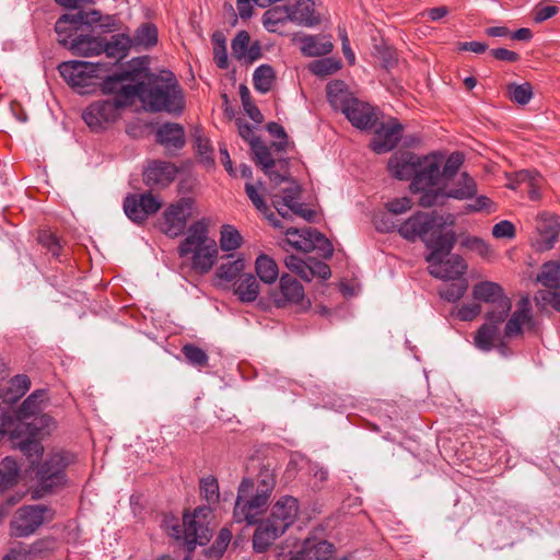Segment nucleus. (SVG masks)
Masks as SVG:
<instances>
[{
    "label": "nucleus",
    "mask_w": 560,
    "mask_h": 560,
    "mask_svg": "<svg viewBox=\"0 0 560 560\" xmlns=\"http://www.w3.org/2000/svg\"><path fill=\"white\" fill-rule=\"evenodd\" d=\"M38 241L54 256L59 255V250H60L61 246H60L58 237L55 234H52L48 231H43V232H40V234L38 236Z\"/></svg>",
    "instance_id": "69168bd1"
},
{
    "label": "nucleus",
    "mask_w": 560,
    "mask_h": 560,
    "mask_svg": "<svg viewBox=\"0 0 560 560\" xmlns=\"http://www.w3.org/2000/svg\"><path fill=\"white\" fill-rule=\"evenodd\" d=\"M284 264L288 269L299 275L303 280L312 275L310 269H307V259L303 260L295 255H290L285 258Z\"/></svg>",
    "instance_id": "e2e57ef3"
},
{
    "label": "nucleus",
    "mask_w": 560,
    "mask_h": 560,
    "mask_svg": "<svg viewBox=\"0 0 560 560\" xmlns=\"http://www.w3.org/2000/svg\"><path fill=\"white\" fill-rule=\"evenodd\" d=\"M477 192V185L467 173H463L457 183V187L451 188L448 190L441 191H429L424 196H421L419 199L420 206L424 208H430L433 206H440L445 202L447 198H453L457 200H465L472 198Z\"/></svg>",
    "instance_id": "f3484780"
},
{
    "label": "nucleus",
    "mask_w": 560,
    "mask_h": 560,
    "mask_svg": "<svg viewBox=\"0 0 560 560\" xmlns=\"http://www.w3.org/2000/svg\"><path fill=\"white\" fill-rule=\"evenodd\" d=\"M158 43V28L154 24L143 23L135 32L131 37V47L151 48Z\"/></svg>",
    "instance_id": "79ce46f5"
},
{
    "label": "nucleus",
    "mask_w": 560,
    "mask_h": 560,
    "mask_svg": "<svg viewBox=\"0 0 560 560\" xmlns=\"http://www.w3.org/2000/svg\"><path fill=\"white\" fill-rule=\"evenodd\" d=\"M46 398L45 390H35L32 393L19 407L18 418L19 422H25L24 420L30 417H35L39 413L44 407V400Z\"/></svg>",
    "instance_id": "a19ab883"
},
{
    "label": "nucleus",
    "mask_w": 560,
    "mask_h": 560,
    "mask_svg": "<svg viewBox=\"0 0 560 560\" xmlns=\"http://www.w3.org/2000/svg\"><path fill=\"white\" fill-rule=\"evenodd\" d=\"M208 225L207 219L194 222L178 246L179 257H190L191 269L199 275L212 269L219 253L217 242L208 235Z\"/></svg>",
    "instance_id": "20e7f679"
},
{
    "label": "nucleus",
    "mask_w": 560,
    "mask_h": 560,
    "mask_svg": "<svg viewBox=\"0 0 560 560\" xmlns=\"http://www.w3.org/2000/svg\"><path fill=\"white\" fill-rule=\"evenodd\" d=\"M49 541L37 540L32 545L20 544L12 548L2 560H33V558L49 549Z\"/></svg>",
    "instance_id": "e433bc0d"
},
{
    "label": "nucleus",
    "mask_w": 560,
    "mask_h": 560,
    "mask_svg": "<svg viewBox=\"0 0 560 560\" xmlns=\"http://www.w3.org/2000/svg\"><path fill=\"white\" fill-rule=\"evenodd\" d=\"M250 149L256 163L261 166L264 173L275 185H280L282 183L289 184L282 189L281 194L272 195V203L278 213L282 218H287L290 214H296L307 221H312L315 212L313 210L305 209L303 203L300 202L301 187L290 177L289 160L279 159L276 161L272 159L270 148L261 141H258L255 144L253 143Z\"/></svg>",
    "instance_id": "f03ea898"
},
{
    "label": "nucleus",
    "mask_w": 560,
    "mask_h": 560,
    "mask_svg": "<svg viewBox=\"0 0 560 560\" xmlns=\"http://www.w3.org/2000/svg\"><path fill=\"white\" fill-rule=\"evenodd\" d=\"M234 294L243 303L254 302L259 295V283L252 273L241 276L234 283Z\"/></svg>",
    "instance_id": "c9c22d12"
},
{
    "label": "nucleus",
    "mask_w": 560,
    "mask_h": 560,
    "mask_svg": "<svg viewBox=\"0 0 560 560\" xmlns=\"http://www.w3.org/2000/svg\"><path fill=\"white\" fill-rule=\"evenodd\" d=\"M177 167L165 161H152L143 172V180L148 186L164 187L175 179Z\"/></svg>",
    "instance_id": "a878e982"
},
{
    "label": "nucleus",
    "mask_w": 560,
    "mask_h": 560,
    "mask_svg": "<svg viewBox=\"0 0 560 560\" xmlns=\"http://www.w3.org/2000/svg\"><path fill=\"white\" fill-rule=\"evenodd\" d=\"M305 293L303 285L292 276L282 275L279 283V294L276 295L275 302L278 306L287 304H303Z\"/></svg>",
    "instance_id": "cd10ccee"
},
{
    "label": "nucleus",
    "mask_w": 560,
    "mask_h": 560,
    "mask_svg": "<svg viewBox=\"0 0 560 560\" xmlns=\"http://www.w3.org/2000/svg\"><path fill=\"white\" fill-rule=\"evenodd\" d=\"M327 98L335 109L342 113L355 97L348 91L345 82L335 80L327 85Z\"/></svg>",
    "instance_id": "473e14b6"
},
{
    "label": "nucleus",
    "mask_w": 560,
    "mask_h": 560,
    "mask_svg": "<svg viewBox=\"0 0 560 560\" xmlns=\"http://www.w3.org/2000/svg\"><path fill=\"white\" fill-rule=\"evenodd\" d=\"M292 22L290 5H276L268 9L261 16L264 27L269 33H277L279 26Z\"/></svg>",
    "instance_id": "72a5a7b5"
},
{
    "label": "nucleus",
    "mask_w": 560,
    "mask_h": 560,
    "mask_svg": "<svg viewBox=\"0 0 560 560\" xmlns=\"http://www.w3.org/2000/svg\"><path fill=\"white\" fill-rule=\"evenodd\" d=\"M245 260L243 256H238L234 260L222 262L217 269V277L223 281L231 282L244 270Z\"/></svg>",
    "instance_id": "3c124183"
},
{
    "label": "nucleus",
    "mask_w": 560,
    "mask_h": 560,
    "mask_svg": "<svg viewBox=\"0 0 560 560\" xmlns=\"http://www.w3.org/2000/svg\"><path fill=\"white\" fill-rule=\"evenodd\" d=\"M126 107L109 98L91 103L82 114L84 122L93 131H101L117 121Z\"/></svg>",
    "instance_id": "4468645a"
},
{
    "label": "nucleus",
    "mask_w": 560,
    "mask_h": 560,
    "mask_svg": "<svg viewBox=\"0 0 560 560\" xmlns=\"http://www.w3.org/2000/svg\"><path fill=\"white\" fill-rule=\"evenodd\" d=\"M468 289V283L465 279L459 282L446 284L439 290L440 296L447 302H456L463 298Z\"/></svg>",
    "instance_id": "6e6d98bb"
},
{
    "label": "nucleus",
    "mask_w": 560,
    "mask_h": 560,
    "mask_svg": "<svg viewBox=\"0 0 560 560\" xmlns=\"http://www.w3.org/2000/svg\"><path fill=\"white\" fill-rule=\"evenodd\" d=\"M301 51L307 57H318L329 54L334 45L326 36L305 35L300 38Z\"/></svg>",
    "instance_id": "7c9ffc66"
},
{
    "label": "nucleus",
    "mask_w": 560,
    "mask_h": 560,
    "mask_svg": "<svg viewBox=\"0 0 560 560\" xmlns=\"http://www.w3.org/2000/svg\"><path fill=\"white\" fill-rule=\"evenodd\" d=\"M472 296L476 301L492 305V310L486 314V318L495 323H503L511 312L512 302L497 282L486 280L476 283L472 288Z\"/></svg>",
    "instance_id": "6e6552de"
},
{
    "label": "nucleus",
    "mask_w": 560,
    "mask_h": 560,
    "mask_svg": "<svg viewBox=\"0 0 560 560\" xmlns=\"http://www.w3.org/2000/svg\"><path fill=\"white\" fill-rule=\"evenodd\" d=\"M103 77L101 90L103 94L113 95V98H109L112 102L127 108L133 103L136 97H139L141 82L136 84L127 83L132 80V73L130 71L114 74L106 73Z\"/></svg>",
    "instance_id": "9d476101"
},
{
    "label": "nucleus",
    "mask_w": 560,
    "mask_h": 560,
    "mask_svg": "<svg viewBox=\"0 0 560 560\" xmlns=\"http://www.w3.org/2000/svg\"><path fill=\"white\" fill-rule=\"evenodd\" d=\"M162 202L151 192L129 195L124 201V211L133 222L142 223L149 215L156 213Z\"/></svg>",
    "instance_id": "a211bd4d"
},
{
    "label": "nucleus",
    "mask_w": 560,
    "mask_h": 560,
    "mask_svg": "<svg viewBox=\"0 0 560 560\" xmlns=\"http://www.w3.org/2000/svg\"><path fill=\"white\" fill-rule=\"evenodd\" d=\"M287 237L290 245L299 250L308 253L316 249L326 259L332 256L334 246L331 242L315 229H289Z\"/></svg>",
    "instance_id": "2eb2a0df"
},
{
    "label": "nucleus",
    "mask_w": 560,
    "mask_h": 560,
    "mask_svg": "<svg viewBox=\"0 0 560 560\" xmlns=\"http://www.w3.org/2000/svg\"><path fill=\"white\" fill-rule=\"evenodd\" d=\"M168 534L177 540H182L189 551L196 548V545H205L209 541V530L206 524L185 513L183 516V524H166Z\"/></svg>",
    "instance_id": "ddd939ff"
},
{
    "label": "nucleus",
    "mask_w": 560,
    "mask_h": 560,
    "mask_svg": "<svg viewBox=\"0 0 560 560\" xmlns=\"http://www.w3.org/2000/svg\"><path fill=\"white\" fill-rule=\"evenodd\" d=\"M195 143L198 154L203 159L205 163L212 164V148L210 141L201 135L196 133Z\"/></svg>",
    "instance_id": "0e129e2a"
},
{
    "label": "nucleus",
    "mask_w": 560,
    "mask_h": 560,
    "mask_svg": "<svg viewBox=\"0 0 560 560\" xmlns=\"http://www.w3.org/2000/svg\"><path fill=\"white\" fill-rule=\"evenodd\" d=\"M516 179L518 183H525L524 188L527 190L530 200L537 201L541 198V188L545 180L538 172L522 170L516 172Z\"/></svg>",
    "instance_id": "ea45409f"
},
{
    "label": "nucleus",
    "mask_w": 560,
    "mask_h": 560,
    "mask_svg": "<svg viewBox=\"0 0 560 560\" xmlns=\"http://www.w3.org/2000/svg\"><path fill=\"white\" fill-rule=\"evenodd\" d=\"M255 269L259 279L267 284H272L279 277L276 261L266 254H260L256 258Z\"/></svg>",
    "instance_id": "37998d69"
},
{
    "label": "nucleus",
    "mask_w": 560,
    "mask_h": 560,
    "mask_svg": "<svg viewBox=\"0 0 560 560\" xmlns=\"http://www.w3.org/2000/svg\"><path fill=\"white\" fill-rule=\"evenodd\" d=\"M292 22L308 27L319 23V18L315 14L313 0H298L295 5H290Z\"/></svg>",
    "instance_id": "f704fd0d"
},
{
    "label": "nucleus",
    "mask_w": 560,
    "mask_h": 560,
    "mask_svg": "<svg viewBox=\"0 0 560 560\" xmlns=\"http://www.w3.org/2000/svg\"><path fill=\"white\" fill-rule=\"evenodd\" d=\"M50 418L42 415L35 417L34 422H19L12 431L5 428V423L0 427V442L5 434L10 433L12 440L21 439L16 443V447L27 457L32 467L42 457L44 447L42 443L35 439L36 433L42 427H47Z\"/></svg>",
    "instance_id": "0eeeda50"
},
{
    "label": "nucleus",
    "mask_w": 560,
    "mask_h": 560,
    "mask_svg": "<svg viewBox=\"0 0 560 560\" xmlns=\"http://www.w3.org/2000/svg\"><path fill=\"white\" fill-rule=\"evenodd\" d=\"M559 12V8L556 5H541L538 4L534 9L533 20L535 23H542L546 20L551 19Z\"/></svg>",
    "instance_id": "338daca9"
},
{
    "label": "nucleus",
    "mask_w": 560,
    "mask_h": 560,
    "mask_svg": "<svg viewBox=\"0 0 560 560\" xmlns=\"http://www.w3.org/2000/svg\"><path fill=\"white\" fill-rule=\"evenodd\" d=\"M20 466L18 462L8 456L0 463V493L18 482Z\"/></svg>",
    "instance_id": "c03bdc74"
},
{
    "label": "nucleus",
    "mask_w": 560,
    "mask_h": 560,
    "mask_svg": "<svg viewBox=\"0 0 560 560\" xmlns=\"http://www.w3.org/2000/svg\"><path fill=\"white\" fill-rule=\"evenodd\" d=\"M412 200L409 197H400L388 200L385 208L388 213L399 215L404 214L412 208Z\"/></svg>",
    "instance_id": "680f3d73"
},
{
    "label": "nucleus",
    "mask_w": 560,
    "mask_h": 560,
    "mask_svg": "<svg viewBox=\"0 0 560 560\" xmlns=\"http://www.w3.org/2000/svg\"><path fill=\"white\" fill-rule=\"evenodd\" d=\"M455 218L453 214L447 215H431L421 211L416 212L405 222L398 226V233L401 237L408 241H415L422 238L434 231V229L444 228L446 225H453Z\"/></svg>",
    "instance_id": "1a4fd4ad"
},
{
    "label": "nucleus",
    "mask_w": 560,
    "mask_h": 560,
    "mask_svg": "<svg viewBox=\"0 0 560 560\" xmlns=\"http://www.w3.org/2000/svg\"><path fill=\"white\" fill-rule=\"evenodd\" d=\"M462 246L475 252L482 258H489L492 255V249L490 246L482 240L476 236H468L462 241Z\"/></svg>",
    "instance_id": "4d7b16f0"
},
{
    "label": "nucleus",
    "mask_w": 560,
    "mask_h": 560,
    "mask_svg": "<svg viewBox=\"0 0 560 560\" xmlns=\"http://www.w3.org/2000/svg\"><path fill=\"white\" fill-rule=\"evenodd\" d=\"M506 92L509 97L520 105L528 104L533 97V88L528 82L522 84L510 83Z\"/></svg>",
    "instance_id": "603ef678"
},
{
    "label": "nucleus",
    "mask_w": 560,
    "mask_h": 560,
    "mask_svg": "<svg viewBox=\"0 0 560 560\" xmlns=\"http://www.w3.org/2000/svg\"><path fill=\"white\" fill-rule=\"evenodd\" d=\"M54 511L44 504L25 505L20 508L10 523L11 534L15 537H26L47 521L52 520Z\"/></svg>",
    "instance_id": "9b49d317"
},
{
    "label": "nucleus",
    "mask_w": 560,
    "mask_h": 560,
    "mask_svg": "<svg viewBox=\"0 0 560 560\" xmlns=\"http://www.w3.org/2000/svg\"><path fill=\"white\" fill-rule=\"evenodd\" d=\"M421 156L416 153L396 152L388 161V170L397 179H409L416 176L417 168L419 167Z\"/></svg>",
    "instance_id": "393cba45"
},
{
    "label": "nucleus",
    "mask_w": 560,
    "mask_h": 560,
    "mask_svg": "<svg viewBox=\"0 0 560 560\" xmlns=\"http://www.w3.org/2000/svg\"><path fill=\"white\" fill-rule=\"evenodd\" d=\"M443 228L434 229L431 231L432 235L425 240V245L430 249V254L427 256V261H436L440 258H445L451 255V252L456 242V234L450 230L442 232Z\"/></svg>",
    "instance_id": "4be33fe9"
},
{
    "label": "nucleus",
    "mask_w": 560,
    "mask_h": 560,
    "mask_svg": "<svg viewBox=\"0 0 560 560\" xmlns=\"http://www.w3.org/2000/svg\"><path fill=\"white\" fill-rule=\"evenodd\" d=\"M130 48L131 37L126 34H115L108 40L102 37V54H105L108 61L101 62L108 65V73L120 60L127 57Z\"/></svg>",
    "instance_id": "412c9836"
},
{
    "label": "nucleus",
    "mask_w": 560,
    "mask_h": 560,
    "mask_svg": "<svg viewBox=\"0 0 560 560\" xmlns=\"http://www.w3.org/2000/svg\"><path fill=\"white\" fill-rule=\"evenodd\" d=\"M74 462V455L68 452H58L50 455L35 470L37 486L34 490L36 497H43L66 482V468Z\"/></svg>",
    "instance_id": "423d86ee"
},
{
    "label": "nucleus",
    "mask_w": 560,
    "mask_h": 560,
    "mask_svg": "<svg viewBox=\"0 0 560 560\" xmlns=\"http://www.w3.org/2000/svg\"><path fill=\"white\" fill-rule=\"evenodd\" d=\"M194 200L182 198L177 202L168 206L163 212L161 230L171 237L180 235L187 225V221L192 215Z\"/></svg>",
    "instance_id": "dca6fc26"
},
{
    "label": "nucleus",
    "mask_w": 560,
    "mask_h": 560,
    "mask_svg": "<svg viewBox=\"0 0 560 560\" xmlns=\"http://www.w3.org/2000/svg\"><path fill=\"white\" fill-rule=\"evenodd\" d=\"M536 300L550 304L555 310L560 312V291L541 290L537 293Z\"/></svg>",
    "instance_id": "774afa93"
},
{
    "label": "nucleus",
    "mask_w": 560,
    "mask_h": 560,
    "mask_svg": "<svg viewBox=\"0 0 560 560\" xmlns=\"http://www.w3.org/2000/svg\"><path fill=\"white\" fill-rule=\"evenodd\" d=\"M402 135V126L397 119H389L387 122L382 124L375 131L371 141V148L375 153H386L392 151Z\"/></svg>",
    "instance_id": "6ab92c4d"
},
{
    "label": "nucleus",
    "mask_w": 560,
    "mask_h": 560,
    "mask_svg": "<svg viewBox=\"0 0 560 560\" xmlns=\"http://www.w3.org/2000/svg\"><path fill=\"white\" fill-rule=\"evenodd\" d=\"M275 486V472L269 467H262L256 480L243 478L238 486L233 517L236 523L257 524L252 539L253 549L257 553L266 552L294 524L299 515V501L294 497L283 495L271 506L269 515L258 521Z\"/></svg>",
    "instance_id": "f257e3e1"
},
{
    "label": "nucleus",
    "mask_w": 560,
    "mask_h": 560,
    "mask_svg": "<svg viewBox=\"0 0 560 560\" xmlns=\"http://www.w3.org/2000/svg\"><path fill=\"white\" fill-rule=\"evenodd\" d=\"M536 229L539 233L537 247L539 250L551 249L558 241L560 232V220L556 215L541 213L537 218Z\"/></svg>",
    "instance_id": "bb28decb"
},
{
    "label": "nucleus",
    "mask_w": 560,
    "mask_h": 560,
    "mask_svg": "<svg viewBox=\"0 0 560 560\" xmlns=\"http://www.w3.org/2000/svg\"><path fill=\"white\" fill-rule=\"evenodd\" d=\"M335 547L326 540L306 539L303 546L305 560H329Z\"/></svg>",
    "instance_id": "58836bf2"
},
{
    "label": "nucleus",
    "mask_w": 560,
    "mask_h": 560,
    "mask_svg": "<svg viewBox=\"0 0 560 560\" xmlns=\"http://www.w3.org/2000/svg\"><path fill=\"white\" fill-rule=\"evenodd\" d=\"M70 49L74 55L93 57L102 55V37L79 35L73 37Z\"/></svg>",
    "instance_id": "2f4dec72"
},
{
    "label": "nucleus",
    "mask_w": 560,
    "mask_h": 560,
    "mask_svg": "<svg viewBox=\"0 0 560 560\" xmlns=\"http://www.w3.org/2000/svg\"><path fill=\"white\" fill-rule=\"evenodd\" d=\"M138 98L150 112H165L175 116L184 112L186 104L183 89L173 73L142 81Z\"/></svg>",
    "instance_id": "7ed1b4c3"
},
{
    "label": "nucleus",
    "mask_w": 560,
    "mask_h": 560,
    "mask_svg": "<svg viewBox=\"0 0 560 560\" xmlns=\"http://www.w3.org/2000/svg\"><path fill=\"white\" fill-rule=\"evenodd\" d=\"M84 22L85 14L82 12L61 15L55 24L58 42L62 46L70 48V43L73 39L72 37Z\"/></svg>",
    "instance_id": "c85d7f7f"
},
{
    "label": "nucleus",
    "mask_w": 560,
    "mask_h": 560,
    "mask_svg": "<svg viewBox=\"0 0 560 560\" xmlns=\"http://www.w3.org/2000/svg\"><path fill=\"white\" fill-rule=\"evenodd\" d=\"M353 127L368 130L375 126L377 116L375 108L357 97L342 112Z\"/></svg>",
    "instance_id": "aec40b11"
},
{
    "label": "nucleus",
    "mask_w": 560,
    "mask_h": 560,
    "mask_svg": "<svg viewBox=\"0 0 560 560\" xmlns=\"http://www.w3.org/2000/svg\"><path fill=\"white\" fill-rule=\"evenodd\" d=\"M533 325L532 303L527 296L521 298L516 310L512 313L504 327V336L508 338L523 334L524 327Z\"/></svg>",
    "instance_id": "b1692460"
},
{
    "label": "nucleus",
    "mask_w": 560,
    "mask_h": 560,
    "mask_svg": "<svg viewBox=\"0 0 560 560\" xmlns=\"http://www.w3.org/2000/svg\"><path fill=\"white\" fill-rule=\"evenodd\" d=\"M199 491L201 498L209 504V505H217L220 501V489H219V482L218 479L212 476L208 475L206 477H202L199 481Z\"/></svg>",
    "instance_id": "49530a36"
},
{
    "label": "nucleus",
    "mask_w": 560,
    "mask_h": 560,
    "mask_svg": "<svg viewBox=\"0 0 560 560\" xmlns=\"http://www.w3.org/2000/svg\"><path fill=\"white\" fill-rule=\"evenodd\" d=\"M443 163V155L431 153L421 156L419 167L417 168L416 176L411 180L410 190L413 194L420 192L424 196L429 191H441L435 188L441 178V166Z\"/></svg>",
    "instance_id": "f8f14e48"
},
{
    "label": "nucleus",
    "mask_w": 560,
    "mask_h": 560,
    "mask_svg": "<svg viewBox=\"0 0 560 560\" xmlns=\"http://www.w3.org/2000/svg\"><path fill=\"white\" fill-rule=\"evenodd\" d=\"M340 67V61L335 60L334 58H323L313 61L310 65V70L317 77H326L338 71Z\"/></svg>",
    "instance_id": "5fc2aeb1"
},
{
    "label": "nucleus",
    "mask_w": 560,
    "mask_h": 560,
    "mask_svg": "<svg viewBox=\"0 0 560 560\" xmlns=\"http://www.w3.org/2000/svg\"><path fill=\"white\" fill-rule=\"evenodd\" d=\"M273 79L275 71L269 65L259 66L253 74L254 86L260 93H267L271 90Z\"/></svg>",
    "instance_id": "09e8293b"
},
{
    "label": "nucleus",
    "mask_w": 560,
    "mask_h": 560,
    "mask_svg": "<svg viewBox=\"0 0 560 560\" xmlns=\"http://www.w3.org/2000/svg\"><path fill=\"white\" fill-rule=\"evenodd\" d=\"M156 140L168 151L180 150L185 145V131L177 122H165L156 131Z\"/></svg>",
    "instance_id": "c756f323"
},
{
    "label": "nucleus",
    "mask_w": 560,
    "mask_h": 560,
    "mask_svg": "<svg viewBox=\"0 0 560 560\" xmlns=\"http://www.w3.org/2000/svg\"><path fill=\"white\" fill-rule=\"evenodd\" d=\"M463 164V155L458 152L452 153L444 162L443 168L441 170V178L450 179L456 175Z\"/></svg>",
    "instance_id": "052dcab7"
},
{
    "label": "nucleus",
    "mask_w": 560,
    "mask_h": 560,
    "mask_svg": "<svg viewBox=\"0 0 560 560\" xmlns=\"http://www.w3.org/2000/svg\"><path fill=\"white\" fill-rule=\"evenodd\" d=\"M182 352L191 365L196 368H205L208 365V354L201 348L188 343L183 347Z\"/></svg>",
    "instance_id": "864d4df0"
},
{
    "label": "nucleus",
    "mask_w": 560,
    "mask_h": 560,
    "mask_svg": "<svg viewBox=\"0 0 560 560\" xmlns=\"http://www.w3.org/2000/svg\"><path fill=\"white\" fill-rule=\"evenodd\" d=\"M487 323L481 325L475 336V346L482 351H490L494 341L499 337V326L502 323H495L490 318H486Z\"/></svg>",
    "instance_id": "4c0bfd02"
},
{
    "label": "nucleus",
    "mask_w": 560,
    "mask_h": 560,
    "mask_svg": "<svg viewBox=\"0 0 560 560\" xmlns=\"http://www.w3.org/2000/svg\"><path fill=\"white\" fill-rule=\"evenodd\" d=\"M537 281L544 287L557 289L560 282V262L548 261L544 264L537 276Z\"/></svg>",
    "instance_id": "de8ad7c7"
},
{
    "label": "nucleus",
    "mask_w": 560,
    "mask_h": 560,
    "mask_svg": "<svg viewBox=\"0 0 560 560\" xmlns=\"http://www.w3.org/2000/svg\"><path fill=\"white\" fill-rule=\"evenodd\" d=\"M250 42L249 34L246 31H240L233 38L231 47L232 55L237 60L249 59L254 60L258 55V48H248Z\"/></svg>",
    "instance_id": "a18cd8bd"
},
{
    "label": "nucleus",
    "mask_w": 560,
    "mask_h": 560,
    "mask_svg": "<svg viewBox=\"0 0 560 560\" xmlns=\"http://www.w3.org/2000/svg\"><path fill=\"white\" fill-rule=\"evenodd\" d=\"M307 266V269H310V273L312 275L308 276L307 278H304L305 281H311L315 277L320 278L323 280H327L331 276L329 266L324 261L308 257Z\"/></svg>",
    "instance_id": "bf43d9fd"
},
{
    "label": "nucleus",
    "mask_w": 560,
    "mask_h": 560,
    "mask_svg": "<svg viewBox=\"0 0 560 560\" xmlns=\"http://www.w3.org/2000/svg\"><path fill=\"white\" fill-rule=\"evenodd\" d=\"M267 130L272 137L278 139V141L271 143V148L277 152L285 151L288 145V136L284 128L277 122H269L267 125Z\"/></svg>",
    "instance_id": "13d9d810"
},
{
    "label": "nucleus",
    "mask_w": 560,
    "mask_h": 560,
    "mask_svg": "<svg viewBox=\"0 0 560 560\" xmlns=\"http://www.w3.org/2000/svg\"><path fill=\"white\" fill-rule=\"evenodd\" d=\"M467 269L464 259L458 255H450L429 262V272L434 278L454 280L460 278Z\"/></svg>",
    "instance_id": "5701e85b"
},
{
    "label": "nucleus",
    "mask_w": 560,
    "mask_h": 560,
    "mask_svg": "<svg viewBox=\"0 0 560 560\" xmlns=\"http://www.w3.org/2000/svg\"><path fill=\"white\" fill-rule=\"evenodd\" d=\"M58 70L62 79L80 94L91 93L96 81L108 73V65L81 60L61 62Z\"/></svg>",
    "instance_id": "39448f33"
},
{
    "label": "nucleus",
    "mask_w": 560,
    "mask_h": 560,
    "mask_svg": "<svg viewBox=\"0 0 560 560\" xmlns=\"http://www.w3.org/2000/svg\"><path fill=\"white\" fill-rule=\"evenodd\" d=\"M219 242L223 252H231L241 247L243 238L233 225L225 224L221 228Z\"/></svg>",
    "instance_id": "8fccbe9b"
}]
</instances>
